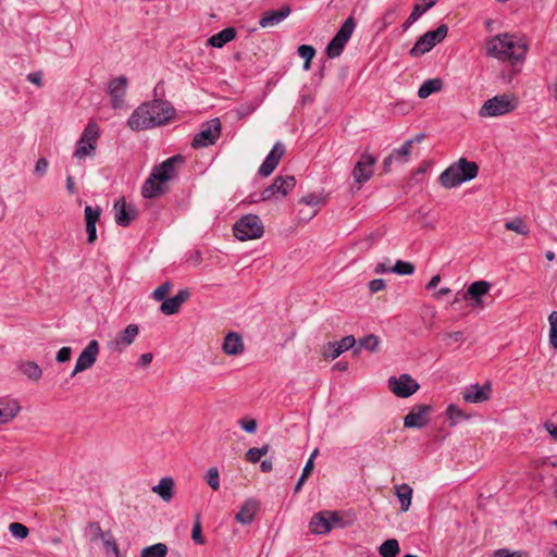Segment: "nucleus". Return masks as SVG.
<instances>
[{
	"label": "nucleus",
	"instance_id": "nucleus-1",
	"mask_svg": "<svg viewBox=\"0 0 557 557\" xmlns=\"http://www.w3.org/2000/svg\"><path fill=\"white\" fill-rule=\"evenodd\" d=\"M174 115L175 109L171 102L154 99L137 107L127 119V125L135 132L146 131L169 123Z\"/></svg>",
	"mask_w": 557,
	"mask_h": 557
},
{
	"label": "nucleus",
	"instance_id": "nucleus-2",
	"mask_svg": "<svg viewBox=\"0 0 557 557\" xmlns=\"http://www.w3.org/2000/svg\"><path fill=\"white\" fill-rule=\"evenodd\" d=\"M183 162V156L175 154L154 165L149 177L143 184V197L152 199L165 194L168 191L166 183L177 176V166Z\"/></svg>",
	"mask_w": 557,
	"mask_h": 557
},
{
	"label": "nucleus",
	"instance_id": "nucleus-3",
	"mask_svg": "<svg viewBox=\"0 0 557 557\" xmlns=\"http://www.w3.org/2000/svg\"><path fill=\"white\" fill-rule=\"evenodd\" d=\"M527 45L513 41L508 34L497 35L486 41V54L500 61H509L511 65L522 62L525 58Z\"/></svg>",
	"mask_w": 557,
	"mask_h": 557
},
{
	"label": "nucleus",
	"instance_id": "nucleus-4",
	"mask_svg": "<svg viewBox=\"0 0 557 557\" xmlns=\"http://www.w3.org/2000/svg\"><path fill=\"white\" fill-rule=\"evenodd\" d=\"M519 101L512 94H503L487 99L479 111L482 117L499 116L515 111Z\"/></svg>",
	"mask_w": 557,
	"mask_h": 557
},
{
	"label": "nucleus",
	"instance_id": "nucleus-5",
	"mask_svg": "<svg viewBox=\"0 0 557 557\" xmlns=\"http://www.w3.org/2000/svg\"><path fill=\"white\" fill-rule=\"evenodd\" d=\"M263 233V223L257 214H246L233 226V234L240 242L260 238Z\"/></svg>",
	"mask_w": 557,
	"mask_h": 557
},
{
	"label": "nucleus",
	"instance_id": "nucleus-6",
	"mask_svg": "<svg viewBox=\"0 0 557 557\" xmlns=\"http://www.w3.org/2000/svg\"><path fill=\"white\" fill-rule=\"evenodd\" d=\"M296 186V178L293 175L275 177L272 184L265 187L258 198L250 195V202L267 201L284 198Z\"/></svg>",
	"mask_w": 557,
	"mask_h": 557
},
{
	"label": "nucleus",
	"instance_id": "nucleus-7",
	"mask_svg": "<svg viewBox=\"0 0 557 557\" xmlns=\"http://www.w3.org/2000/svg\"><path fill=\"white\" fill-rule=\"evenodd\" d=\"M99 136V126L94 121H89L76 144L74 157L82 160L85 157L95 156Z\"/></svg>",
	"mask_w": 557,
	"mask_h": 557
},
{
	"label": "nucleus",
	"instance_id": "nucleus-8",
	"mask_svg": "<svg viewBox=\"0 0 557 557\" xmlns=\"http://www.w3.org/2000/svg\"><path fill=\"white\" fill-rule=\"evenodd\" d=\"M448 34V26L441 24L436 29L423 34L410 49L409 54L418 58L429 52L433 47L443 41Z\"/></svg>",
	"mask_w": 557,
	"mask_h": 557
},
{
	"label": "nucleus",
	"instance_id": "nucleus-9",
	"mask_svg": "<svg viewBox=\"0 0 557 557\" xmlns=\"http://www.w3.org/2000/svg\"><path fill=\"white\" fill-rule=\"evenodd\" d=\"M221 135V122L212 119L201 124L200 131L194 136L191 147L194 149L206 148L216 143Z\"/></svg>",
	"mask_w": 557,
	"mask_h": 557
},
{
	"label": "nucleus",
	"instance_id": "nucleus-10",
	"mask_svg": "<svg viewBox=\"0 0 557 557\" xmlns=\"http://www.w3.org/2000/svg\"><path fill=\"white\" fill-rule=\"evenodd\" d=\"M387 386L393 394L400 398L410 397L420 388V384L407 373L391 376Z\"/></svg>",
	"mask_w": 557,
	"mask_h": 557
},
{
	"label": "nucleus",
	"instance_id": "nucleus-11",
	"mask_svg": "<svg viewBox=\"0 0 557 557\" xmlns=\"http://www.w3.org/2000/svg\"><path fill=\"white\" fill-rule=\"evenodd\" d=\"M431 405H416L404 418V426L407 429H423L429 424V414L432 412Z\"/></svg>",
	"mask_w": 557,
	"mask_h": 557
},
{
	"label": "nucleus",
	"instance_id": "nucleus-12",
	"mask_svg": "<svg viewBox=\"0 0 557 557\" xmlns=\"http://www.w3.org/2000/svg\"><path fill=\"white\" fill-rule=\"evenodd\" d=\"M99 354V343L96 339L90 341L87 346L79 354L75 368L71 373V376H75L77 373L83 372L91 368L97 361Z\"/></svg>",
	"mask_w": 557,
	"mask_h": 557
},
{
	"label": "nucleus",
	"instance_id": "nucleus-13",
	"mask_svg": "<svg viewBox=\"0 0 557 557\" xmlns=\"http://www.w3.org/2000/svg\"><path fill=\"white\" fill-rule=\"evenodd\" d=\"M114 220L119 226L127 227L138 216V210L133 203H127L125 198H120L114 203Z\"/></svg>",
	"mask_w": 557,
	"mask_h": 557
},
{
	"label": "nucleus",
	"instance_id": "nucleus-14",
	"mask_svg": "<svg viewBox=\"0 0 557 557\" xmlns=\"http://www.w3.org/2000/svg\"><path fill=\"white\" fill-rule=\"evenodd\" d=\"M375 162V157L363 152L352 170V177L355 182L360 185L368 182L373 174V165Z\"/></svg>",
	"mask_w": 557,
	"mask_h": 557
},
{
	"label": "nucleus",
	"instance_id": "nucleus-15",
	"mask_svg": "<svg viewBox=\"0 0 557 557\" xmlns=\"http://www.w3.org/2000/svg\"><path fill=\"white\" fill-rule=\"evenodd\" d=\"M285 151V146L277 141L259 166L258 174L262 177H267L272 174Z\"/></svg>",
	"mask_w": 557,
	"mask_h": 557
},
{
	"label": "nucleus",
	"instance_id": "nucleus-16",
	"mask_svg": "<svg viewBox=\"0 0 557 557\" xmlns=\"http://www.w3.org/2000/svg\"><path fill=\"white\" fill-rule=\"evenodd\" d=\"M285 151V146L277 141L259 166L258 174L262 177H267L272 174Z\"/></svg>",
	"mask_w": 557,
	"mask_h": 557
},
{
	"label": "nucleus",
	"instance_id": "nucleus-17",
	"mask_svg": "<svg viewBox=\"0 0 557 557\" xmlns=\"http://www.w3.org/2000/svg\"><path fill=\"white\" fill-rule=\"evenodd\" d=\"M126 88L127 78L123 75L110 81L109 95L111 98L112 108L120 109L123 107Z\"/></svg>",
	"mask_w": 557,
	"mask_h": 557
},
{
	"label": "nucleus",
	"instance_id": "nucleus-18",
	"mask_svg": "<svg viewBox=\"0 0 557 557\" xmlns=\"http://www.w3.org/2000/svg\"><path fill=\"white\" fill-rule=\"evenodd\" d=\"M139 333L137 324H128L116 338L109 344L110 349L113 351H122L125 347L129 346Z\"/></svg>",
	"mask_w": 557,
	"mask_h": 557
},
{
	"label": "nucleus",
	"instance_id": "nucleus-19",
	"mask_svg": "<svg viewBox=\"0 0 557 557\" xmlns=\"http://www.w3.org/2000/svg\"><path fill=\"white\" fill-rule=\"evenodd\" d=\"M190 297L187 288L181 289L175 296L164 299L160 306V311L165 315H172L180 311L182 305Z\"/></svg>",
	"mask_w": 557,
	"mask_h": 557
},
{
	"label": "nucleus",
	"instance_id": "nucleus-20",
	"mask_svg": "<svg viewBox=\"0 0 557 557\" xmlns=\"http://www.w3.org/2000/svg\"><path fill=\"white\" fill-rule=\"evenodd\" d=\"M292 12L289 5H283L278 10H269L265 11L259 20V25L261 27H270L277 25L282 21H284Z\"/></svg>",
	"mask_w": 557,
	"mask_h": 557
},
{
	"label": "nucleus",
	"instance_id": "nucleus-21",
	"mask_svg": "<svg viewBox=\"0 0 557 557\" xmlns=\"http://www.w3.org/2000/svg\"><path fill=\"white\" fill-rule=\"evenodd\" d=\"M491 397V384L486 383L483 386L479 384L471 385L463 394L466 403L479 404L488 400Z\"/></svg>",
	"mask_w": 557,
	"mask_h": 557
},
{
	"label": "nucleus",
	"instance_id": "nucleus-22",
	"mask_svg": "<svg viewBox=\"0 0 557 557\" xmlns=\"http://www.w3.org/2000/svg\"><path fill=\"white\" fill-rule=\"evenodd\" d=\"M491 289V284L487 281H475L469 285L467 292L463 294V299L474 301V306L482 305V297Z\"/></svg>",
	"mask_w": 557,
	"mask_h": 557
},
{
	"label": "nucleus",
	"instance_id": "nucleus-23",
	"mask_svg": "<svg viewBox=\"0 0 557 557\" xmlns=\"http://www.w3.org/2000/svg\"><path fill=\"white\" fill-rule=\"evenodd\" d=\"M259 508V503L253 498H248L238 512L235 515V520L244 525L250 524Z\"/></svg>",
	"mask_w": 557,
	"mask_h": 557
},
{
	"label": "nucleus",
	"instance_id": "nucleus-24",
	"mask_svg": "<svg viewBox=\"0 0 557 557\" xmlns=\"http://www.w3.org/2000/svg\"><path fill=\"white\" fill-rule=\"evenodd\" d=\"M309 530L313 534H327L331 532V524L329 522V517L326 515V510L314 513L309 522Z\"/></svg>",
	"mask_w": 557,
	"mask_h": 557
},
{
	"label": "nucleus",
	"instance_id": "nucleus-25",
	"mask_svg": "<svg viewBox=\"0 0 557 557\" xmlns=\"http://www.w3.org/2000/svg\"><path fill=\"white\" fill-rule=\"evenodd\" d=\"M223 351L228 356H237L244 351L243 338L238 333L230 332L223 342Z\"/></svg>",
	"mask_w": 557,
	"mask_h": 557
},
{
	"label": "nucleus",
	"instance_id": "nucleus-26",
	"mask_svg": "<svg viewBox=\"0 0 557 557\" xmlns=\"http://www.w3.org/2000/svg\"><path fill=\"white\" fill-rule=\"evenodd\" d=\"M454 165L465 182L471 181L478 175L479 166L473 161L461 158L457 162H454Z\"/></svg>",
	"mask_w": 557,
	"mask_h": 557
},
{
	"label": "nucleus",
	"instance_id": "nucleus-27",
	"mask_svg": "<svg viewBox=\"0 0 557 557\" xmlns=\"http://www.w3.org/2000/svg\"><path fill=\"white\" fill-rule=\"evenodd\" d=\"M440 182L445 188H454L465 183L458 170H456L454 163L450 164L444 172H442L440 175Z\"/></svg>",
	"mask_w": 557,
	"mask_h": 557
},
{
	"label": "nucleus",
	"instance_id": "nucleus-28",
	"mask_svg": "<svg viewBox=\"0 0 557 557\" xmlns=\"http://www.w3.org/2000/svg\"><path fill=\"white\" fill-rule=\"evenodd\" d=\"M236 37L234 27H226L208 39V45L214 48H222Z\"/></svg>",
	"mask_w": 557,
	"mask_h": 557
},
{
	"label": "nucleus",
	"instance_id": "nucleus-29",
	"mask_svg": "<svg viewBox=\"0 0 557 557\" xmlns=\"http://www.w3.org/2000/svg\"><path fill=\"white\" fill-rule=\"evenodd\" d=\"M152 491L164 502H170L174 496V480L170 476H164L152 487Z\"/></svg>",
	"mask_w": 557,
	"mask_h": 557
},
{
	"label": "nucleus",
	"instance_id": "nucleus-30",
	"mask_svg": "<svg viewBox=\"0 0 557 557\" xmlns=\"http://www.w3.org/2000/svg\"><path fill=\"white\" fill-rule=\"evenodd\" d=\"M20 410L21 407L18 403L14 399L8 400L5 403H0V424L11 421L13 418L17 416Z\"/></svg>",
	"mask_w": 557,
	"mask_h": 557
},
{
	"label": "nucleus",
	"instance_id": "nucleus-31",
	"mask_svg": "<svg viewBox=\"0 0 557 557\" xmlns=\"http://www.w3.org/2000/svg\"><path fill=\"white\" fill-rule=\"evenodd\" d=\"M443 81L441 78H430L422 83L418 89V97L425 99L434 92L442 90Z\"/></svg>",
	"mask_w": 557,
	"mask_h": 557
},
{
	"label": "nucleus",
	"instance_id": "nucleus-32",
	"mask_svg": "<svg viewBox=\"0 0 557 557\" xmlns=\"http://www.w3.org/2000/svg\"><path fill=\"white\" fill-rule=\"evenodd\" d=\"M20 371L32 381H38L42 375V370L35 361H21Z\"/></svg>",
	"mask_w": 557,
	"mask_h": 557
},
{
	"label": "nucleus",
	"instance_id": "nucleus-33",
	"mask_svg": "<svg viewBox=\"0 0 557 557\" xmlns=\"http://www.w3.org/2000/svg\"><path fill=\"white\" fill-rule=\"evenodd\" d=\"M356 27V21L352 16H349L345 20L341 28L337 30L334 37L337 38L338 41L344 42L345 45L350 39Z\"/></svg>",
	"mask_w": 557,
	"mask_h": 557
},
{
	"label": "nucleus",
	"instance_id": "nucleus-34",
	"mask_svg": "<svg viewBox=\"0 0 557 557\" xmlns=\"http://www.w3.org/2000/svg\"><path fill=\"white\" fill-rule=\"evenodd\" d=\"M326 515L329 517V522L331 524V530L333 528H346L351 525L352 519L348 518L341 511H331L326 510Z\"/></svg>",
	"mask_w": 557,
	"mask_h": 557
},
{
	"label": "nucleus",
	"instance_id": "nucleus-35",
	"mask_svg": "<svg viewBox=\"0 0 557 557\" xmlns=\"http://www.w3.org/2000/svg\"><path fill=\"white\" fill-rule=\"evenodd\" d=\"M396 495L400 502L401 511H408L411 505L412 488L404 483L397 487Z\"/></svg>",
	"mask_w": 557,
	"mask_h": 557
},
{
	"label": "nucleus",
	"instance_id": "nucleus-36",
	"mask_svg": "<svg viewBox=\"0 0 557 557\" xmlns=\"http://www.w3.org/2000/svg\"><path fill=\"white\" fill-rule=\"evenodd\" d=\"M399 552V543L396 539L386 540L379 546L381 557H397Z\"/></svg>",
	"mask_w": 557,
	"mask_h": 557
},
{
	"label": "nucleus",
	"instance_id": "nucleus-37",
	"mask_svg": "<svg viewBox=\"0 0 557 557\" xmlns=\"http://www.w3.org/2000/svg\"><path fill=\"white\" fill-rule=\"evenodd\" d=\"M168 546L164 543H157L141 549L140 557H165Z\"/></svg>",
	"mask_w": 557,
	"mask_h": 557
},
{
	"label": "nucleus",
	"instance_id": "nucleus-38",
	"mask_svg": "<svg viewBox=\"0 0 557 557\" xmlns=\"http://www.w3.org/2000/svg\"><path fill=\"white\" fill-rule=\"evenodd\" d=\"M445 413H446L447 420L449 421L450 426H455L459 422L468 419V416L454 404H450L447 407Z\"/></svg>",
	"mask_w": 557,
	"mask_h": 557
},
{
	"label": "nucleus",
	"instance_id": "nucleus-39",
	"mask_svg": "<svg viewBox=\"0 0 557 557\" xmlns=\"http://www.w3.org/2000/svg\"><path fill=\"white\" fill-rule=\"evenodd\" d=\"M505 228L524 236L530 233L529 226L521 218H515L513 220L506 222Z\"/></svg>",
	"mask_w": 557,
	"mask_h": 557
},
{
	"label": "nucleus",
	"instance_id": "nucleus-40",
	"mask_svg": "<svg viewBox=\"0 0 557 557\" xmlns=\"http://www.w3.org/2000/svg\"><path fill=\"white\" fill-rule=\"evenodd\" d=\"M413 145V140H406L400 148L394 149L391 153L395 160L399 162H407L410 156L411 147Z\"/></svg>",
	"mask_w": 557,
	"mask_h": 557
},
{
	"label": "nucleus",
	"instance_id": "nucleus-41",
	"mask_svg": "<svg viewBox=\"0 0 557 557\" xmlns=\"http://www.w3.org/2000/svg\"><path fill=\"white\" fill-rule=\"evenodd\" d=\"M426 12V8H422V4L416 3L412 8L410 15L403 24V29L407 30L414 22H417L422 14Z\"/></svg>",
	"mask_w": 557,
	"mask_h": 557
},
{
	"label": "nucleus",
	"instance_id": "nucleus-42",
	"mask_svg": "<svg viewBox=\"0 0 557 557\" xmlns=\"http://www.w3.org/2000/svg\"><path fill=\"white\" fill-rule=\"evenodd\" d=\"M101 208L99 206H86L84 210V218L86 224H97L101 215Z\"/></svg>",
	"mask_w": 557,
	"mask_h": 557
},
{
	"label": "nucleus",
	"instance_id": "nucleus-43",
	"mask_svg": "<svg viewBox=\"0 0 557 557\" xmlns=\"http://www.w3.org/2000/svg\"><path fill=\"white\" fill-rule=\"evenodd\" d=\"M345 44L338 41L336 37H333L326 46V54L329 58L334 59L342 54Z\"/></svg>",
	"mask_w": 557,
	"mask_h": 557
},
{
	"label": "nucleus",
	"instance_id": "nucleus-44",
	"mask_svg": "<svg viewBox=\"0 0 557 557\" xmlns=\"http://www.w3.org/2000/svg\"><path fill=\"white\" fill-rule=\"evenodd\" d=\"M380 344V339L374 334H369L359 339L358 345L359 348H364L369 351H375Z\"/></svg>",
	"mask_w": 557,
	"mask_h": 557
},
{
	"label": "nucleus",
	"instance_id": "nucleus-45",
	"mask_svg": "<svg viewBox=\"0 0 557 557\" xmlns=\"http://www.w3.org/2000/svg\"><path fill=\"white\" fill-rule=\"evenodd\" d=\"M391 272L399 275H410L414 272V265L407 261L397 260L394 267L391 268Z\"/></svg>",
	"mask_w": 557,
	"mask_h": 557
},
{
	"label": "nucleus",
	"instance_id": "nucleus-46",
	"mask_svg": "<svg viewBox=\"0 0 557 557\" xmlns=\"http://www.w3.org/2000/svg\"><path fill=\"white\" fill-rule=\"evenodd\" d=\"M549 322V343L553 348L557 349V312L553 311L548 315Z\"/></svg>",
	"mask_w": 557,
	"mask_h": 557
},
{
	"label": "nucleus",
	"instance_id": "nucleus-47",
	"mask_svg": "<svg viewBox=\"0 0 557 557\" xmlns=\"http://www.w3.org/2000/svg\"><path fill=\"white\" fill-rule=\"evenodd\" d=\"M206 482L213 491H218L220 488V474L218 468L212 467L208 470L206 474Z\"/></svg>",
	"mask_w": 557,
	"mask_h": 557
},
{
	"label": "nucleus",
	"instance_id": "nucleus-48",
	"mask_svg": "<svg viewBox=\"0 0 557 557\" xmlns=\"http://www.w3.org/2000/svg\"><path fill=\"white\" fill-rule=\"evenodd\" d=\"M9 531L11 532V534L14 537L20 539V540L26 539L29 533L28 528L20 522L10 523Z\"/></svg>",
	"mask_w": 557,
	"mask_h": 557
},
{
	"label": "nucleus",
	"instance_id": "nucleus-49",
	"mask_svg": "<svg viewBox=\"0 0 557 557\" xmlns=\"http://www.w3.org/2000/svg\"><path fill=\"white\" fill-rule=\"evenodd\" d=\"M441 337L447 346H450L453 343H462L465 341L463 332L461 331L445 332Z\"/></svg>",
	"mask_w": 557,
	"mask_h": 557
},
{
	"label": "nucleus",
	"instance_id": "nucleus-50",
	"mask_svg": "<svg viewBox=\"0 0 557 557\" xmlns=\"http://www.w3.org/2000/svg\"><path fill=\"white\" fill-rule=\"evenodd\" d=\"M88 533L90 535L91 542H97L99 540H103V531L97 521L89 522L87 525Z\"/></svg>",
	"mask_w": 557,
	"mask_h": 557
},
{
	"label": "nucleus",
	"instance_id": "nucleus-51",
	"mask_svg": "<svg viewBox=\"0 0 557 557\" xmlns=\"http://www.w3.org/2000/svg\"><path fill=\"white\" fill-rule=\"evenodd\" d=\"M172 283L171 282H164L162 283L160 286H158L153 293H152V297L157 300V301H163L166 297V295L170 293L171 288H172Z\"/></svg>",
	"mask_w": 557,
	"mask_h": 557
},
{
	"label": "nucleus",
	"instance_id": "nucleus-52",
	"mask_svg": "<svg viewBox=\"0 0 557 557\" xmlns=\"http://www.w3.org/2000/svg\"><path fill=\"white\" fill-rule=\"evenodd\" d=\"M191 539L195 543L202 545L205 543V537L202 535V529L199 516L196 517V522L191 530Z\"/></svg>",
	"mask_w": 557,
	"mask_h": 557
},
{
	"label": "nucleus",
	"instance_id": "nucleus-53",
	"mask_svg": "<svg viewBox=\"0 0 557 557\" xmlns=\"http://www.w3.org/2000/svg\"><path fill=\"white\" fill-rule=\"evenodd\" d=\"M297 51L299 57L306 61H311L315 55V49L310 45H300Z\"/></svg>",
	"mask_w": 557,
	"mask_h": 557
},
{
	"label": "nucleus",
	"instance_id": "nucleus-54",
	"mask_svg": "<svg viewBox=\"0 0 557 557\" xmlns=\"http://www.w3.org/2000/svg\"><path fill=\"white\" fill-rule=\"evenodd\" d=\"M334 343L339 349H343V352H345L355 346L356 339L352 335H347L343 337L341 341Z\"/></svg>",
	"mask_w": 557,
	"mask_h": 557
},
{
	"label": "nucleus",
	"instance_id": "nucleus-55",
	"mask_svg": "<svg viewBox=\"0 0 557 557\" xmlns=\"http://www.w3.org/2000/svg\"><path fill=\"white\" fill-rule=\"evenodd\" d=\"M343 354V349H339L335 343H329L324 349V357L330 359H336Z\"/></svg>",
	"mask_w": 557,
	"mask_h": 557
},
{
	"label": "nucleus",
	"instance_id": "nucleus-56",
	"mask_svg": "<svg viewBox=\"0 0 557 557\" xmlns=\"http://www.w3.org/2000/svg\"><path fill=\"white\" fill-rule=\"evenodd\" d=\"M299 202L306 206L315 207L321 202V197L317 194H308L302 196Z\"/></svg>",
	"mask_w": 557,
	"mask_h": 557
},
{
	"label": "nucleus",
	"instance_id": "nucleus-57",
	"mask_svg": "<svg viewBox=\"0 0 557 557\" xmlns=\"http://www.w3.org/2000/svg\"><path fill=\"white\" fill-rule=\"evenodd\" d=\"M72 356V348L71 347H62L55 356V360L60 363H64L71 359Z\"/></svg>",
	"mask_w": 557,
	"mask_h": 557
},
{
	"label": "nucleus",
	"instance_id": "nucleus-58",
	"mask_svg": "<svg viewBox=\"0 0 557 557\" xmlns=\"http://www.w3.org/2000/svg\"><path fill=\"white\" fill-rule=\"evenodd\" d=\"M493 557H528L527 554L520 552H511L507 548L497 549Z\"/></svg>",
	"mask_w": 557,
	"mask_h": 557
},
{
	"label": "nucleus",
	"instance_id": "nucleus-59",
	"mask_svg": "<svg viewBox=\"0 0 557 557\" xmlns=\"http://www.w3.org/2000/svg\"><path fill=\"white\" fill-rule=\"evenodd\" d=\"M238 423L242 426V429L247 433H255L257 430V422L253 419H240Z\"/></svg>",
	"mask_w": 557,
	"mask_h": 557
},
{
	"label": "nucleus",
	"instance_id": "nucleus-60",
	"mask_svg": "<svg viewBox=\"0 0 557 557\" xmlns=\"http://www.w3.org/2000/svg\"><path fill=\"white\" fill-rule=\"evenodd\" d=\"M48 165H49V163L46 158L38 159L35 164V170H34L35 174L40 175V176L44 175L48 170Z\"/></svg>",
	"mask_w": 557,
	"mask_h": 557
},
{
	"label": "nucleus",
	"instance_id": "nucleus-61",
	"mask_svg": "<svg viewBox=\"0 0 557 557\" xmlns=\"http://www.w3.org/2000/svg\"><path fill=\"white\" fill-rule=\"evenodd\" d=\"M261 457L262 456L257 447L249 448L246 453V459L251 463H257Z\"/></svg>",
	"mask_w": 557,
	"mask_h": 557
},
{
	"label": "nucleus",
	"instance_id": "nucleus-62",
	"mask_svg": "<svg viewBox=\"0 0 557 557\" xmlns=\"http://www.w3.org/2000/svg\"><path fill=\"white\" fill-rule=\"evenodd\" d=\"M385 287V282L382 278H374L369 282V289L371 293H377Z\"/></svg>",
	"mask_w": 557,
	"mask_h": 557
},
{
	"label": "nucleus",
	"instance_id": "nucleus-63",
	"mask_svg": "<svg viewBox=\"0 0 557 557\" xmlns=\"http://www.w3.org/2000/svg\"><path fill=\"white\" fill-rule=\"evenodd\" d=\"M87 243L94 244L97 239L96 224H86Z\"/></svg>",
	"mask_w": 557,
	"mask_h": 557
},
{
	"label": "nucleus",
	"instance_id": "nucleus-64",
	"mask_svg": "<svg viewBox=\"0 0 557 557\" xmlns=\"http://www.w3.org/2000/svg\"><path fill=\"white\" fill-rule=\"evenodd\" d=\"M27 81L40 87L42 86V73L40 71L29 73Z\"/></svg>",
	"mask_w": 557,
	"mask_h": 557
}]
</instances>
